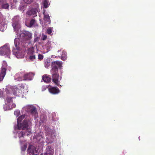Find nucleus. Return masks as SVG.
I'll list each match as a JSON object with an SVG mask.
<instances>
[{"label":"nucleus","instance_id":"obj_1","mask_svg":"<svg viewBox=\"0 0 155 155\" xmlns=\"http://www.w3.org/2000/svg\"><path fill=\"white\" fill-rule=\"evenodd\" d=\"M20 18L18 16H15L12 19V25L15 31H16L17 38L19 39V42L21 44V41H27L31 39L32 33L28 31H21L20 30Z\"/></svg>","mask_w":155,"mask_h":155},{"label":"nucleus","instance_id":"obj_2","mask_svg":"<svg viewBox=\"0 0 155 155\" xmlns=\"http://www.w3.org/2000/svg\"><path fill=\"white\" fill-rule=\"evenodd\" d=\"M10 86H7L5 88V93L3 95V90L0 89V97L3 98L5 100V104L3 105V108L5 111L9 110L16 107L15 104L14 103L12 98V94H10L8 91L12 90Z\"/></svg>","mask_w":155,"mask_h":155},{"label":"nucleus","instance_id":"obj_3","mask_svg":"<svg viewBox=\"0 0 155 155\" xmlns=\"http://www.w3.org/2000/svg\"><path fill=\"white\" fill-rule=\"evenodd\" d=\"M62 63L61 61H56L52 63V69L51 72L52 74V81L53 82L57 85H60V81L61 78L59 77V74H58V68H61Z\"/></svg>","mask_w":155,"mask_h":155},{"label":"nucleus","instance_id":"obj_4","mask_svg":"<svg viewBox=\"0 0 155 155\" xmlns=\"http://www.w3.org/2000/svg\"><path fill=\"white\" fill-rule=\"evenodd\" d=\"M31 120L27 115L24 114L18 118L17 124L14 127L15 130L31 128Z\"/></svg>","mask_w":155,"mask_h":155},{"label":"nucleus","instance_id":"obj_5","mask_svg":"<svg viewBox=\"0 0 155 155\" xmlns=\"http://www.w3.org/2000/svg\"><path fill=\"white\" fill-rule=\"evenodd\" d=\"M21 129H20L21 130ZM22 130H19L15 132L16 134L20 139V143L21 149L22 151H25L27 147V142L26 140H24V136L26 135L28 136L31 133V128L29 127L22 129ZM20 130V129L19 130Z\"/></svg>","mask_w":155,"mask_h":155},{"label":"nucleus","instance_id":"obj_6","mask_svg":"<svg viewBox=\"0 0 155 155\" xmlns=\"http://www.w3.org/2000/svg\"><path fill=\"white\" fill-rule=\"evenodd\" d=\"M14 44L15 48L14 47L12 49L13 54L17 58H23L25 55V51L21 48V44L19 42V39L16 38L14 40Z\"/></svg>","mask_w":155,"mask_h":155},{"label":"nucleus","instance_id":"obj_7","mask_svg":"<svg viewBox=\"0 0 155 155\" xmlns=\"http://www.w3.org/2000/svg\"><path fill=\"white\" fill-rule=\"evenodd\" d=\"M12 90H9L8 92L10 94H12V95L13 94L18 96L23 97L24 96V91L23 90L24 88L23 87H15L11 86Z\"/></svg>","mask_w":155,"mask_h":155},{"label":"nucleus","instance_id":"obj_8","mask_svg":"<svg viewBox=\"0 0 155 155\" xmlns=\"http://www.w3.org/2000/svg\"><path fill=\"white\" fill-rule=\"evenodd\" d=\"M34 75L35 74L33 73H26L24 75L23 78H22L20 74H17L15 75V80L18 81H20L22 80H31L32 79Z\"/></svg>","mask_w":155,"mask_h":155},{"label":"nucleus","instance_id":"obj_9","mask_svg":"<svg viewBox=\"0 0 155 155\" xmlns=\"http://www.w3.org/2000/svg\"><path fill=\"white\" fill-rule=\"evenodd\" d=\"M22 111L30 113L35 117H36L38 116L36 109L32 105H28L24 106L22 108Z\"/></svg>","mask_w":155,"mask_h":155},{"label":"nucleus","instance_id":"obj_10","mask_svg":"<svg viewBox=\"0 0 155 155\" xmlns=\"http://www.w3.org/2000/svg\"><path fill=\"white\" fill-rule=\"evenodd\" d=\"M11 51L10 47L8 44L0 48V55H6L8 58H10V54Z\"/></svg>","mask_w":155,"mask_h":155},{"label":"nucleus","instance_id":"obj_11","mask_svg":"<svg viewBox=\"0 0 155 155\" xmlns=\"http://www.w3.org/2000/svg\"><path fill=\"white\" fill-rule=\"evenodd\" d=\"M28 152L29 155H34L37 153V151L34 146L30 145L28 149Z\"/></svg>","mask_w":155,"mask_h":155},{"label":"nucleus","instance_id":"obj_12","mask_svg":"<svg viewBox=\"0 0 155 155\" xmlns=\"http://www.w3.org/2000/svg\"><path fill=\"white\" fill-rule=\"evenodd\" d=\"M48 89L49 92L53 94H58L60 92L59 89L56 87L50 86Z\"/></svg>","mask_w":155,"mask_h":155},{"label":"nucleus","instance_id":"obj_13","mask_svg":"<svg viewBox=\"0 0 155 155\" xmlns=\"http://www.w3.org/2000/svg\"><path fill=\"white\" fill-rule=\"evenodd\" d=\"M38 12V8H35L29 10L28 11L27 13L28 15L32 16L33 17H35L37 16V12Z\"/></svg>","mask_w":155,"mask_h":155},{"label":"nucleus","instance_id":"obj_14","mask_svg":"<svg viewBox=\"0 0 155 155\" xmlns=\"http://www.w3.org/2000/svg\"><path fill=\"white\" fill-rule=\"evenodd\" d=\"M54 153V150L50 146H48L45 153H43V155H53Z\"/></svg>","mask_w":155,"mask_h":155},{"label":"nucleus","instance_id":"obj_15","mask_svg":"<svg viewBox=\"0 0 155 155\" xmlns=\"http://www.w3.org/2000/svg\"><path fill=\"white\" fill-rule=\"evenodd\" d=\"M7 27L5 20H3L2 22H0V31H3Z\"/></svg>","mask_w":155,"mask_h":155},{"label":"nucleus","instance_id":"obj_16","mask_svg":"<svg viewBox=\"0 0 155 155\" xmlns=\"http://www.w3.org/2000/svg\"><path fill=\"white\" fill-rule=\"evenodd\" d=\"M42 79L45 82L48 83L50 81L51 78L49 76L47 75H45L42 76Z\"/></svg>","mask_w":155,"mask_h":155},{"label":"nucleus","instance_id":"obj_17","mask_svg":"<svg viewBox=\"0 0 155 155\" xmlns=\"http://www.w3.org/2000/svg\"><path fill=\"white\" fill-rule=\"evenodd\" d=\"M6 74L5 70V68L1 69L0 73V81H2L4 77Z\"/></svg>","mask_w":155,"mask_h":155},{"label":"nucleus","instance_id":"obj_18","mask_svg":"<svg viewBox=\"0 0 155 155\" xmlns=\"http://www.w3.org/2000/svg\"><path fill=\"white\" fill-rule=\"evenodd\" d=\"M35 20L34 19H32L30 21L29 23H28L27 21H26L25 22V25L27 27H31L33 25L35 24Z\"/></svg>","mask_w":155,"mask_h":155},{"label":"nucleus","instance_id":"obj_19","mask_svg":"<svg viewBox=\"0 0 155 155\" xmlns=\"http://www.w3.org/2000/svg\"><path fill=\"white\" fill-rule=\"evenodd\" d=\"M67 58V53L64 51H62V53L61 55V59L63 60H65Z\"/></svg>","mask_w":155,"mask_h":155},{"label":"nucleus","instance_id":"obj_20","mask_svg":"<svg viewBox=\"0 0 155 155\" xmlns=\"http://www.w3.org/2000/svg\"><path fill=\"white\" fill-rule=\"evenodd\" d=\"M50 64V60H46L44 61V65L46 68H48Z\"/></svg>","mask_w":155,"mask_h":155},{"label":"nucleus","instance_id":"obj_21","mask_svg":"<svg viewBox=\"0 0 155 155\" xmlns=\"http://www.w3.org/2000/svg\"><path fill=\"white\" fill-rule=\"evenodd\" d=\"M43 14L44 15V20L47 22H50V20L49 15L48 14H45V12L43 13Z\"/></svg>","mask_w":155,"mask_h":155},{"label":"nucleus","instance_id":"obj_22","mask_svg":"<svg viewBox=\"0 0 155 155\" xmlns=\"http://www.w3.org/2000/svg\"><path fill=\"white\" fill-rule=\"evenodd\" d=\"M43 4L44 6V7L46 8L48 7L49 6L50 3L47 0H45L43 2Z\"/></svg>","mask_w":155,"mask_h":155},{"label":"nucleus","instance_id":"obj_23","mask_svg":"<svg viewBox=\"0 0 155 155\" xmlns=\"http://www.w3.org/2000/svg\"><path fill=\"white\" fill-rule=\"evenodd\" d=\"M7 68V65L6 62L5 61H3L2 64V67L1 68L2 69L3 68H5V71H6V69Z\"/></svg>","mask_w":155,"mask_h":155},{"label":"nucleus","instance_id":"obj_24","mask_svg":"<svg viewBox=\"0 0 155 155\" xmlns=\"http://www.w3.org/2000/svg\"><path fill=\"white\" fill-rule=\"evenodd\" d=\"M20 113V110H15L14 111V114L16 116V117H18L19 116Z\"/></svg>","mask_w":155,"mask_h":155},{"label":"nucleus","instance_id":"obj_25","mask_svg":"<svg viewBox=\"0 0 155 155\" xmlns=\"http://www.w3.org/2000/svg\"><path fill=\"white\" fill-rule=\"evenodd\" d=\"M53 29L52 27L49 28L47 30V33L48 34H51Z\"/></svg>","mask_w":155,"mask_h":155},{"label":"nucleus","instance_id":"obj_26","mask_svg":"<svg viewBox=\"0 0 155 155\" xmlns=\"http://www.w3.org/2000/svg\"><path fill=\"white\" fill-rule=\"evenodd\" d=\"M35 38L34 40V42H35L37 41H38L39 39V38L38 37L36 36V35H35Z\"/></svg>","mask_w":155,"mask_h":155},{"label":"nucleus","instance_id":"obj_27","mask_svg":"<svg viewBox=\"0 0 155 155\" xmlns=\"http://www.w3.org/2000/svg\"><path fill=\"white\" fill-rule=\"evenodd\" d=\"M8 7L9 5L7 3L3 4L2 5V7L5 9L8 8Z\"/></svg>","mask_w":155,"mask_h":155},{"label":"nucleus","instance_id":"obj_28","mask_svg":"<svg viewBox=\"0 0 155 155\" xmlns=\"http://www.w3.org/2000/svg\"><path fill=\"white\" fill-rule=\"evenodd\" d=\"M29 58L30 60H32L35 59V55L32 54V55H30L29 56Z\"/></svg>","mask_w":155,"mask_h":155},{"label":"nucleus","instance_id":"obj_29","mask_svg":"<svg viewBox=\"0 0 155 155\" xmlns=\"http://www.w3.org/2000/svg\"><path fill=\"white\" fill-rule=\"evenodd\" d=\"M47 38V36L46 35H44V34H42V37H41V39L42 40H45Z\"/></svg>","mask_w":155,"mask_h":155},{"label":"nucleus","instance_id":"obj_30","mask_svg":"<svg viewBox=\"0 0 155 155\" xmlns=\"http://www.w3.org/2000/svg\"><path fill=\"white\" fill-rule=\"evenodd\" d=\"M23 1L25 3L29 4L31 3L32 1V0H23Z\"/></svg>","mask_w":155,"mask_h":155},{"label":"nucleus","instance_id":"obj_31","mask_svg":"<svg viewBox=\"0 0 155 155\" xmlns=\"http://www.w3.org/2000/svg\"><path fill=\"white\" fill-rule=\"evenodd\" d=\"M38 58L39 60H42L43 58V56L41 54L38 55Z\"/></svg>","mask_w":155,"mask_h":155},{"label":"nucleus","instance_id":"obj_32","mask_svg":"<svg viewBox=\"0 0 155 155\" xmlns=\"http://www.w3.org/2000/svg\"><path fill=\"white\" fill-rule=\"evenodd\" d=\"M47 88V87L46 86H43L42 88V91H45Z\"/></svg>","mask_w":155,"mask_h":155},{"label":"nucleus","instance_id":"obj_33","mask_svg":"<svg viewBox=\"0 0 155 155\" xmlns=\"http://www.w3.org/2000/svg\"><path fill=\"white\" fill-rule=\"evenodd\" d=\"M41 139H42V138L41 137L38 136L37 137L36 139H37V140H41Z\"/></svg>","mask_w":155,"mask_h":155},{"label":"nucleus","instance_id":"obj_34","mask_svg":"<svg viewBox=\"0 0 155 155\" xmlns=\"http://www.w3.org/2000/svg\"><path fill=\"white\" fill-rule=\"evenodd\" d=\"M23 9H22V8H21V6H20L19 7V9H20V10H23V11H24V10H25V9H24V6H23Z\"/></svg>","mask_w":155,"mask_h":155},{"label":"nucleus","instance_id":"obj_35","mask_svg":"<svg viewBox=\"0 0 155 155\" xmlns=\"http://www.w3.org/2000/svg\"><path fill=\"white\" fill-rule=\"evenodd\" d=\"M61 51V50H58V53L59 52H60V51Z\"/></svg>","mask_w":155,"mask_h":155},{"label":"nucleus","instance_id":"obj_36","mask_svg":"<svg viewBox=\"0 0 155 155\" xmlns=\"http://www.w3.org/2000/svg\"><path fill=\"white\" fill-rule=\"evenodd\" d=\"M51 43V42L50 41H48V44H50Z\"/></svg>","mask_w":155,"mask_h":155},{"label":"nucleus","instance_id":"obj_37","mask_svg":"<svg viewBox=\"0 0 155 155\" xmlns=\"http://www.w3.org/2000/svg\"><path fill=\"white\" fill-rule=\"evenodd\" d=\"M54 114V113H52V114L53 115V114Z\"/></svg>","mask_w":155,"mask_h":155},{"label":"nucleus","instance_id":"obj_38","mask_svg":"<svg viewBox=\"0 0 155 155\" xmlns=\"http://www.w3.org/2000/svg\"><path fill=\"white\" fill-rule=\"evenodd\" d=\"M1 0H0V1H1Z\"/></svg>","mask_w":155,"mask_h":155}]
</instances>
